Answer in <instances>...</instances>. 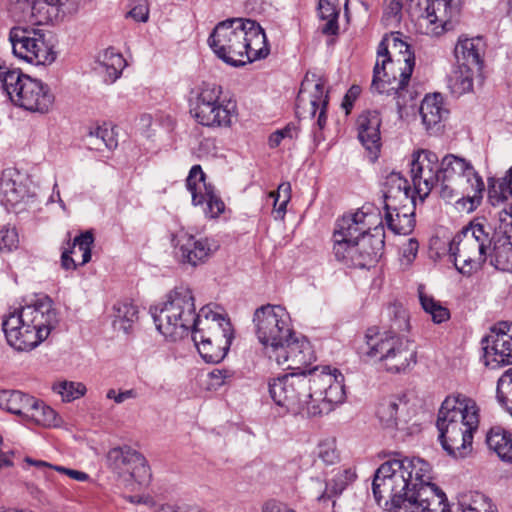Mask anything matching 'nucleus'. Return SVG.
<instances>
[{"mask_svg": "<svg viewBox=\"0 0 512 512\" xmlns=\"http://www.w3.org/2000/svg\"><path fill=\"white\" fill-rule=\"evenodd\" d=\"M431 479V466L423 459L388 460L374 473L373 496L397 512H448L446 494Z\"/></svg>", "mask_w": 512, "mask_h": 512, "instance_id": "nucleus-1", "label": "nucleus"}, {"mask_svg": "<svg viewBox=\"0 0 512 512\" xmlns=\"http://www.w3.org/2000/svg\"><path fill=\"white\" fill-rule=\"evenodd\" d=\"M478 425L479 409L474 400L463 395L446 397L436 421L443 450L455 459L465 458L472 450Z\"/></svg>", "mask_w": 512, "mask_h": 512, "instance_id": "nucleus-2", "label": "nucleus"}, {"mask_svg": "<svg viewBox=\"0 0 512 512\" xmlns=\"http://www.w3.org/2000/svg\"><path fill=\"white\" fill-rule=\"evenodd\" d=\"M399 33L385 35L377 47V59L373 69L371 89L379 94L403 97L411 78L415 57L410 45L399 38ZM405 101L397 100V106Z\"/></svg>", "mask_w": 512, "mask_h": 512, "instance_id": "nucleus-3", "label": "nucleus"}, {"mask_svg": "<svg viewBox=\"0 0 512 512\" xmlns=\"http://www.w3.org/2000/svg\"><path fill=\"white\" fill-rule=\"evenodd\" d=\"M57 323L53 301L44 295L10 313L4 319L2 328L11 347L18 351H30L47 339Z\"/></svg>", "mask_w": 512, "mask_h": 512, "instance_id": "nucleus-4", "label": "nucleus"}, {"mask_svg": "<svg viewBox=\"0 0 512 512\" xmlns=\"http://www.w3.org/2000/svg\"><path fill=\"white\" fill-rule=\"evenodd\" d=\"M396 318L391 323V331L385 336L369 329L357 352L362 358L378 359L388 372L400 373L416 363V350L406 338L396 333L409 329V320L405 310L397 309Z\"/></svg>", "mask_w": 512, "mask_h": 512, "instance_id": "nucleus-5", "label": "nucleus"}, {"mask_svg": "<svg viewBox=\"0 0 512 512\" xmlns=\"http://www.w3.org/2000/svg\"><path fill=\"white\" fill-rule=\"evenodd\" d=\"M150 314L157 330L172 341L192 333L199 319L193 293L185 286L171 290L164 302L150 307Z\"/></svg>", "mask_w": 512, "mask_h": 512, "instance_id": "nucleus-6", "label": "nucleus"}, {"mask_svg": "<svg viewBox=\"0 0 512 512\" xmlns=\"http://www.w3.org/2000/svg\"><path fill=\"white\" fill-rule=\"evenodd\" d=\"M439 194L447 201L461 196L469 202L468 211L475 210L482 201L485 185L482 177L464 158L447 154L439 161Z\"/></svg>", "mask_w": 512, "mask_h": 512, "instance_id": "nucleus-7", "label": "nucleus"}, {"mask_svg": "<svg viewBox=\"0 0 512 512\" xmlns=\"http://www.w3.org/2000/svg\"><path fill=\"white\" fill-rule=\"evenodd\" d=\"M313 385L318 386L317 379L303 374H285L270 379L268 390L271 399L278 406L286 408L293 414H306L308 417L320 414L317 400L313 398Z\"/></svg>", "mask_w": 512, "mask_h": 512, "instance_id": "nucleus-8", "label": "nucleus"}, {"mask_svg": "<svg viewBox=\"0 0 512 512\" xmlns=\"http://www.w3.org/2000/svg\"><path fill=\"white\" fill-rule=\"evenodd\" d=\"M190 114L202 126L227 128L236 114V103L223 97L220 85L203 83L191 102Z\"/></svg>", "mask_w": 512, "mask_h": 512, "instance_id": "nucleus-9", "label": "nucleus"}, {"mask_svg": "<svg viewBox=\"0 0 512 512\" xmlns=\"http://www.w3.org/2000/svg\"><path fill=\"white\" fill-rule=\"evenodd\" d=\"M245 31V19H228L214 28L208 43L214 53L227 64L243 66L249 63V58L244 57Z\"/></svg>", "mask_w": 512, "mask_h": 512, "instance_id": "nucleus-10", "label": "nucleus"}, {"mask_svg": "<svg viewBox=\"0 0 512 512\" xmlns=\"http://www.w3.org/2000/svg\"><path fill=\"white\" fill-rule=\"evenodd\" d=\"M253 324L259 342L272 349L281 346L294 330L290 314L281 305L258 307L253 314Z\"/></svg>", "mask_w": 512, "mask_h": 512, "instance_id": "nucleus-11", "label": "nucleus"}, {"mask_svg": "<svg viewBox=\"0 0 512 512\" xmlns=\"http://www.w3.org/2000/svg\"><path fill=\"white\" fill-rule=\"evenodd\" d=\"M13 54L33 65H48L56 59L53 44L39 29L13 27L9 32Z\"/></svg>", "mask_w": 512, "mask_h": 512, "instance_id": "nucleus-12", "label": "nucleus"}, {"mask_svg": "<svg viewBox=\"0 0 512 512\" xmlns=\"http://www.w3.org/2000/svg\"><path fill=\"white\" fill-rule=\"evenodd\" d=\"M82 0H17L11 13L17 21L43 25L78 11Z\"/></svg>", "mask_w": 512, "mask_h": 512, "instance_id": "nucleus-13", "label": "nucleus"}, {"mask_svg": "<svg viewBox=\"0 0 512 512\" xmlns=\"http://www.w3.org/2000/svg\"><path fill=\"white\" fill-rule=\"evenodd\" d=\"M107 466L125 481L133 480L145 485L151 478L145 457L128 445L111 448L106 454Z\"/></svg>", "mask_w": 512, "mask_h": 512, "instance_id": "nucleus-14", "label": "nucleus"}, {"mask_svg": "<svg viewBox=\"0 0 512 512\" xmlns=\"http://www.w3.org/2000/svg\"><path fill=\"white\" fill-rule=\"evenodd\" d=\"M171 245L175 260L191 267L206 263L219 247L211 238L196 237L184 230L171 234Z\"/></svg>", "mask_w": 512, "mask_h": 512, "instance_id": "nucleus-15", "label": "nucleus"}, {"mask_svg": "<svg viewBox=\"0 0 512 512\" xmlns=\"http://www.w3.org/2000/svg\"><path fill=\"white\" fill-rule=\"evenodd\" d=\"M368 216V213L358 209L336 220L332 234V253L336 260L343 259L352 245L372 231L367 221Z\"/></svg>", "mask_w": 512, "mask_h": 512, "instance_id": "nucleus-16", "label": "nucleus"}, {"mask_svg": "<svg viewBox=\"0 0 512 512\" xmlns=\"http://www.w3.org/2000/svg\"><path fill=\"white\" fill-rule=\"evenodd\" d=\"M276 353L275 359L279 365H286L288 369L300 370L298 374L305 373L312 377L318 367L312 369L307 367L316 360V354L310 341L302 335H298L294 330L282 345L273 349Z\"/></svg>", "mask_w": 512, "mask_h": 512, "instance_id": "nucleus-17", "label": "nucleus"}, {"mask_svg": "<svg viewBox=\"0 0 512 512\" xmlns=\"http://www.w3.org/2000/svg\"><path fill=\"white\" fill-rule=\"evenodd\" d=\"M484 364L491 369L512 364V323L494 325L482 339Z\"/></svg>", "mask_w": 512, "mask_h": 512, "instance_id": "nucleus-18", "label": "nucleus"}, {"mask_svg": "<svg viewBox=\"0 0 512 512\" xmlns=\"http://www.w3.org/2000/svg\"><path fill=\"white\" fill-rule=\"evenodd\" d=\"M385 231L377 225L367 235L361 237L357 244L352 245L338 261L353 268H370L374 266L384 253Z\"/></svg>", "mask_w": 512, "mask_h": 512, "instance_id": "nucleus-19", "label": "nucleus"}, {"mask_svg": "<svg viewBox=\"0 0 512 512\" xmlns=\"http://www.w3.org/2000/svg\"><path fill=\"white\" fill-rule=\"evenodd\" d=\"M410 174L414 192H416L421 201H424L433 188L439 187L438 155L426 149L413 152Z\"/></svg>", "mask_w": 512, "mask_h": 512, "instance_id": "nucleus-20", "label": "nucleus"}, {"mask_svg": "<svg viewBox=\"0 0 512 512\" xmlns=\"http://www.w3.org/2000/svg\"><path fill=\"white\" fill-rule=\"evenodd\" d=\"M196 339H213L219 346H231L234 331L230 319L214 310L211 305L203 306L199 311L198 324L192 331Z\"/></svg>", "mask_w": 512, "mask_h": 512, "instance_id": "nucleus-21", "label": "nucleus"}, {"mask_svg": "<svg viewBox=\"0 0 512 512\" xmlns=\"http://www.w3.org/2000/svg\"><path fill=\"white\" fill-rule=\"evenodd\" d=\"M22 86L17 89L12 103L33 113L45 114L53 107L55 96L50 87L41 80L24 77Z\"/></svg>", "mask_w": 512, "mask_h": 512, "instance_id": "nucleus-22", "label": "nucleus"}, {"mask_svg": "<svg viewBox=\"0 0 512 512\" xmlns=\"http://www.w3.org/2000/svg\"><path fill=\"white\" fill-rule=\"evenodd\" d=\"M449 258L459 273L469 276L488 260V253L480 251L472 237L459 232L449 244Z\"/></svg>", "mask_w": 512, "mask_h": 512, "instance_id": "nucleus-23", "label": "nucleus"}, {"mask_svg": "<svg viewBox=\"0 0 512 512\" xmlns=\"http://www.w3.org/2000/svg\"><path fill=\"white\" fill-rule=\"evenodd\" d=\"M381 123L382 118L377 110L362 112L356 121L358 139L368 152V157L371 162H375L379 157L381 148Z\"/></svg>", "mask_w": 512, "mask_h": 512, "instance_id": "nucleus-24", "label": "nucleus"}, {"mask_svg": "<svg viewBox=\"0 0 512 512\" xmlns=\"http://www.w3.org/2000/svg\"><path fill=\"white\" fill-rule=\"evenodd\" d=\"M384 207L394 209L396 204H415L416 192L409 186L408 180L396 171L388 173L382 182Z\"/></svg>", "mask_w": 512, "mask_h": 512, "instance_id": "nucleus-25", "label": "nucleus"}, {"mask_svg": "<svg viewBox=\"0 0 512 512\" xmlns=\"http://www.w3.org/2000/svg\"><path fill=\"white\" fill-rule=\"evenodd\" d=\"M25 177L15 169H6L2 172L0 182L1 203L7 210L15 208L29 195Z\"/></svg>", "mask_w": 512, "mask_h": 512, "instance_id": "nucleus-26", "label": "nucleus"}, {"mask_svg": "<svg viewBox=\"0 0 512 512\" xmlns=\"http://www.w3.org/2000/svg\"><path fill=\"white\" fill-rule=\"evenodd\" d=\"M320 78L316 74L307 73L304 77L295 104L298 118H314L320 100Z\"/></svg>", "mask_w": 512, "mask_h": 512, "instance_id": "nucleus-27", "label": "nucleus"}, {"mask_svg": "<svg viewBox=\"0 0 512 512\" xmlns=\"http://www.w3.org/2000/svg\"><path fill=\"white\" fill-rule=\"evenodd\" d=\"M490 265L497 270L512 272V227L494 233L493 246L488 253Z\"/></svg>", "mask_w": 512, "mask_h": 512, "instance_id": "nucleus-28", "label": "nucleus"}, {"mask_svg": "<svg viewBox=\"0 0 512 512\" xmlns=\"http://www.w3.org/2000/svg\"><path fill=\"white\" fill-rule=\"evenodd\" d=\"M322 475H324L325 482L322 501L340 496L356 479V473L351 468L342 466H335L330 470L322 467Z\"/></svg>", "mask_w": 512, "mask_h": 512, "instance_id": "nucleus-29", "label": "nucleus"}, {"mask_svg": "<svg viewBox=\"0 0 512 512\" xmlns=\"http://www.w3.org/2000/svg\"><path fill=\"white\" fill-rule=\"evenodd\" d=\"M415 204H396L394 209H384V220L387 227L395 234H409L415 226Z\"/></svg>", "mask_w": 512, "mask_h": 512, "instance_id": "nucleus-30", "label": "nucleus"}, {"mask_svg": "<svg viewBox=\"0 0 512 512\" xmlns=\"http://www.w3.org/2000/svg\"><path fill=\"white\" fill-rule=\"evenodd\" d=\"M484 43L481 37L460 36L454 49L457 64L480 69L483 63Z\"/></svg>", "mask_w": 512, "mask_h": 512, "instance_id": "nucleus-31", "label": "nucleus"}, {"mask_svg": "<svg viewBox=\"0 0 512 512\" xmlns=\"http://www.w3.org/2000/svg\"><path fill=\"white\" fill-rule=\"evenodd\" d=\"M245 52L244 57L253 62L265 58L269 54L267 38L262 27L254 20L245 19Z\"/></svg>", "mask_w": 512, "mask_h": 512, "instance_id": "nucleus-32", "label": "nucleus"}, {"mask_svg": "<svg viewBox=\"0 0 512 512\" xmlns=\"http://www.w3.org/2000/svg\"><path fill=\"white\" fill-rule=\"evenodd\" d=\"M420 115L427 131L437 133L442 121L447 117L448 110L443 106L442 96L438 93L427 95L421 102Z\"/></svg>", "mask_w": 512, "mask_h": 512, "instance_id": "nucleus-33", "label": "nucleus"}, {"mask_svg": "<svg viewBox=\"0 0 512 512\" xmlns=\"http://www.w3.org/2000/svg\"><path fill=\"white\" fill-rule=\"evenodd\" d=\"M486 443L502 461L512 464V432L501 426L492 427L486 435Z\"/></svg>", "mask_w": 512, "mask_h": 512, "instance_id": "nucleus-34", "label": "nucleus"}, {"mask_svg": "<svg viewBox=\"0 0 512 512\" xmlns=\"http://www.w3.org/2000/svg\"><path fill=\"white\" fill-rule=\"evenodd\" d=\"M340 15L339 0H322V34L328 36L327 45L332 46L336 43L339 35L338 18Z\"/></svg>", "mask_w": 512, "mask_h": 512, "instance_id": "nucleus-35", "label": "nucleus"}, {"mask_svg": "<svg viewBox=\"0 0 512 512\" xmlns=\"http://www.w3.org/2000/svg\"><path fill=\"white\" fill-rule=\"evenodd\" d=\"M405 405L400 398L385 397L378 402L375 415L383 427L396 428L400 419V407Z\"/></svg>", "mask_w": 512, "mask_h": 512, "instance_id": "nucleus-36", "label": "nucleus"}, {"mask_svg": "<svg viewBox=\"0 0 512 512\" xmlns=\"http://www.w3.org/2000/svg\"><path fill=\"white\" fill-rule=\"evenodd\" d=\"M23 421L33 422L41 426H58L60 419L57 413L50 406L33 397Z\"/></svg>", "mask_w": 512, "mask_h": 512, "instance_id": "nucleus-37", "label": "nucleus"}, {"mask_svg": "<svg viewBox=\"0 0 512 512\" xmlns=\"http://www.w3.org/2000/svg\"><path fill=\"white\" fill-rule=\"evenodd\" d=\"M32 399L33 396L18 390H2L0 408L23 419Z\"/></svg>", "mask_w": 512, "mask_h": 512, "instance_id": "nucleus-38", "label": "nucleus"}, {"mask_svg": "<svg viewBox=\"0 0 512 512\" xmlns=\"http://www.w3.org/2000/svg\"><path fill=\"white\" fill-rule=\"evenodd\" d=\"M458 506L462 512H498L492 500L482 492L469 491L459 496Z\"/></svg>", "mask_w": 512, "mask_h": 512, "instance_id": "nucleus-39", "label": "nucleus"}, {"mask_svg": "<svg viewBox=\"0 0 512 512\" xmlns=\"http://www.w3.org/2000/svg\"><path fill=\"white\" fill-rule=\"evenodd\" d=\"M474 68L457 65L448 78V87L452 94L460 96L473 89Z\"/></svg>", "mask_w": 512, "mask_h": 512, "instance_id": "nucleus-40", "label": "nucleus"}, {"mask_svg": "<svg viewBox=\"0 0 512 512\" xmlns=\"http://www.w3.org/2000/svg\"><path fill=\"white\" fill-rule=\"evenodd\" d=\"M512 167L506 175L497 182L494 178L488 179V201L492 206H498L512 195Z\"/></svg>", "mask_w": 512, "mask_h": 512, "instance_id": "nucleus-41", "label": "nucleus"}, {"mask_svg": "<svg viewBox=\"0 0 512 512\" xmlns=\"http://www.w3.org/2000/svg\"><path fill=\"white\" fill-rule=\"evenodd\" d=\"M187 189L191 192L192 202L194 205H201L204 203L205 193L212 185L207 184L205 181V174L200 165H194L186 179Z\"/></svg>", "mask_w": 512, "mask_h": 512, "instance_id": "nucleus-42", "label": "nucleus"}, {"mask_svg": "<svg viewBox=\"0 0 512 512\" xmlns=\"http://www.w3.org/2000/svg\"><path fill=\"white\" fill-rule=\"evenodd\" d=\"M24 77H28V75L0 61V87L11 101L18 90L17 88L20 85L22 86Z\"/></svg>", "mask_w": 512, "mask_h": 512, "instance_id": "nucleus-43", "label": "nucleus"}, {"mask_svg": "<svg viewBox=\"0 0 512 512\" xmlns=\"http://www.w3.org/2000/svg\"><path fill=\"white\" fill-rule=\"evenodd\" d=\"M192 339L200 356L207 363H219L225 358L230 348L226 345L219 346L213 339H196L194 336Z\"/></svg>", "mask_w": 512, "mask_h": 512, "instance_id": "nucleus-44", "label": "nucleus"}, {"mask_svg": "<svg viewBox=\"0 0 512 512\" xmlns=\"http://www.w3.org/2000/svg\"><path fill=\"white\" fill-rule=\"evenodd\" d=\"M346 399L344 375H338V381L332 386L324 388V398L322 399V413H330L336 407L343 404Z\"/></svg>", "mask_w": 512, "mask_h": 512, "instance_id": "nucleus-45", "label": "nucleus"}, {"mask_svg": "<svg viewBox=\"0 0 512 512\" xmlns=\"http://www.w3.org/2000/svg\"><path fill=\"white\" fill-rule=\"evenodd\" d=\"M114 325L128 332L131 325L138 319V308L134 304L123 301L113 306Z\"/></svg>", "mask_w": 512, "mask_h": 512, "instance_id": "nucleus-46", "label": "nucleus"}, {"mask_svg": "<svg viewBox=\"0 0 512 512\" xmlns=\"http://www.w3.org/2000/svg\"><path fill=\"white\" fill-rule=\"evenodd\" d=\"M101 64L107 75L106 81L113 83L121 76L126 61L120 53L113 48H109L103 53Z\"/></svg>", "mask_w": 512, "mask_h": 512, "instance_id": "nucleus-47", "label": "nucleus"}, {"mask_svg": "<svg viewBox=\"0 0 512 512\" xmlns=\"http://www.w3.org/2000/svg\"><path fill=\"white\" fill-rule=\"evenodd\" d=\"M465 237H472L478 244L480 251L489 253L493 246L494 235L491 236L486 226L480 223L471 222L460 231Z\"/></svg>", "mask_w": 512, "mask_h": 512, "instance_id": "nucleus-48", "label": "nucleus"}, {"mask_svg": "<svg viewBox=\"0 0 512 512\" xmlns=\"http://www.w3.org/2000/svg\"><path fill=\"white\" fill-rule=\"evenodd\" d=\"M86 142L90 149L97 151H102L104 148L111 150L117 146L112 132L108 128L100 126L89 132L86 137Z\"/></svg>", "mask_w": 512, "mask_h": 512, "instance_id": "nucleus-49", "label": "nucleus"}, {"mask_svg": "<svg viewBox=\"0 0 512 512\" xmlns=\"http://www.w3.org/2000/svg\"><path fill=\"white\" fill-rule=\"evenodd\" d=\"M419 300L422 308L431 315L434 323L440 324L450 318L449 310L433 297L425 294L422 289H419Z\"/></svg>", "mask_w": 512, "mask_h": 512, "instance_id": "nucleus-50", "label": "nucleus"}, {"mask_svg": "<svg viewBox=\"0 0 512 512\" xmlns=\"http://www.w3.org/2000/svg\"><path fill=\"white\" fill-rule=\"evenodd\" d=\"M269 196L273 198L274 218L282 220L286 213V207L291 198V185L289 182H283L278 186L277 191L270 192Z\"/></svg>", "mask_w": 512, "mask_h": 512, "instance_id": "nucleus-51", "label": "nucleus"}, {"mask_svg": "<svg viewBox=\"0 0 512 512\" xmlns=\"http://www.w3.org/2000/svg\"><path fill=\"white\" fill-rule=\"evenodd\" d=\"M53 391L61 395L64 402H72L86 393V386L81 382L61 381L53 385Z\"/></svg>", "mask_w": 512, "mask_h": 512, "instance_id": "nucleus-52", "label": "nucleus"}, {"mask_svg": "<svg viewBox=\"0 0 512 512\" xmlns=\"http://www.w3.org/2000/svg\"><path fill=\"white\" fill-rule=\"evenodd\" d=\"M94 243V236L91 231H86L77 236L73 244L70 245L68 242V247L75 252V248L77 247L80 252H82V261L81 265H85L91 260V248Z\"/></svg>", "mask_w": 512, "mask_h": 512, "instance_id": "nucleus-53", "label": "nucleus"}, {"mask_svg": "<svg viewBox=\"0 0 512 512\" xmlns=\"http://www.w3.org/2000/svg\"><path fill=\"white\" fill-rule=\"evenodd\" d=\"M203 196H205L204 203H206L204 212L207 217L216 218L224 212L225 204L215 193L213 186L203 193Z\"/></svg>", "mask_w": 512, "mask_h": 512, "instance_id": "nucleus-54", "label": "nucleus"}, {"mask_svg": "<svg viewBox=\"0 0 512 512\" xmlns=\"http://www.w3.org/2000/svg\"><path fill=\"white\" fill-rule=\"evenodd\" d=\"M19 236L15 227L0 226V252H11L18 247Z\"/></svg>", "mask_w": 512, "mask_h": 512, "instance_id": "nucleus-55", "label": "nucleus"}, {"mask_svg": "<svg viewBox=\"0 0 512 512\" xmlns=\"http://www.w3.org/2000/svg\"><path fill=\"white\" fill-rule=\"evenodd\" d=\"M340 461L339 453L336 449V441L334 438L327 439L322 442V467L328 469L335 467Z\"/></svg>", "mask_w": 512, "mask_h": 512, "instance_id": "nucleus-56", "label": "nucleus"}, {"mask_svg": "<svg viewBox=\"0 0 512 512\" xmlns=\"http://www.w3.org/2000/svg\"><path fill=\"white\" fill-rule=\"evenodd\" d=\"M138 22H147L149 19V5L147 0H132L128 14Z\"/></svg>", "mask_w": 512, "mask_h": 512, "instance_id": "nucleus-57", "label": "nucleus"}, {"mask_svg": "<svg viewBox=\"0 0 512 512\" xmlns=\"http://www.w3.org/2000/svg\"><path fill=\"white\" fill-rule=\"evenodd\" d=\"M297 136V129L293 124H288L283 129L277 130L269 137V146L276 148L280 145L283 139H292Z\"/></svg>", "mask_w": 512, "mask_h": 512, "instance_id": "nucleus-58", "label": "nucleus"}, {"mask_svg": "<svg viewBox=\"0 0 512 512\" xmlns=\"http://www.w3.org/2000/svg\"><path fill=\"white\" fill-rule=\"evenodd\" d=\"M338 375H343L338 368L322 365V386H332L338 381Z\"/></svg>", "mask_w": 512, "mask_h": 512, "instance_id": "nucleus-59", "label": "nucleus"}, {"mask_svg": "<svg viewBox=\"0 0 512 512\" xmlns=\"http://www.w3.org/2000/svg\"><path fill=\"white\" fill-rule=\"evenodd\" d=\"M138 394L135 389H129L125 391L116 392L115 389H110L107 391L106 397L108 399H113L117 404H121L126 400L137 398Z\"/></svg>", "mask_w": 512, "mask_h": 512, "instance_id": "nucleus-60", "label": "nucleus"}, {"mask_svg": "<svg viewBox=\"0 0 512 512\" xmlns=\"http://www.w3.org/2000/svg\"><path fill=\"white\" fill-rule=\"evenodd\" d=\"M361 93V88L358 85H352L350 89L345 94L343 101H342V107L345 109L346 114H349L355 100L359 97Z\"/></svg>", "mask_w": 512, "mask_h": 512, "instance_id": "nucleus-61", "label": "nucleus"}, {"mask_svg": "<svg viewBox=\"0 0 512 512\" xmlns=\"http://www.w3.org/2000/svg\"><path fill=\"white\" fill-rule=\"evenodd\" d=\"M419 249V243L415 238H410L403 246H402V256L407 260L408 263H411L417 256Z\"/></svg>", "mask_w": 512, "mask_h": 512, "instance_id": "nucleus-62", "label": "nucleus"}, {"mask_svg": "<svg viewBox=\"0 0 512 512\" xmlns=\"http://www.w3.org/2000/svg\"><path fill=\"white\" fill-rule=\"evenodd\" d=\"M54 470L57 472L63 473L76 481L85 482L89 479V475L87 473L78 471V470H74V469H70V468H66L63 466H55Z\"/></svg>", "mask_w": 512, "mask_h": 512, "instance_id": "nucleus-63", "label": "nucleus"}, {"mask_svg": "<svg viewBox=\"0 0 512 512\" xmlns=\"http://www.w3.org/2000/svg\"><path fill=\"white\" fill-rule=\"evenodd\" d=\"M262 512H296V511L289 508L284 503L272 500V501H268L264 505Z\"/></svg>", "mask_w": 512, "mask_h": 512, "instance_id": "nucleus-64", "label": "nucleus"}]
</instances>
